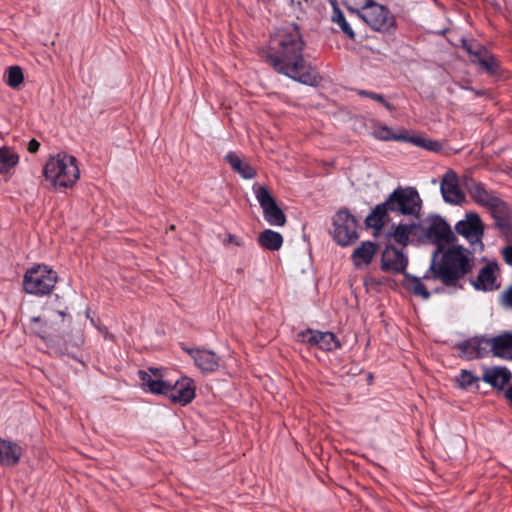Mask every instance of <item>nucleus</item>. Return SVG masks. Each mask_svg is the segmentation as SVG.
I'll list each match as a JSON object with an SVG mask.
<instances>
[{
  "label": "nucleus",
  "mask_w": 512,
  "mask_h": 512,
  "mask_svg": "<svg viewBox=\"0 0 512 512\" xmlns=\"http://www.w3.org/2000/svg\"><path fill=\"white\" fill-rule=\"evenodd\" d=\"M305 41L297 24L277 28L263 49L265 62L277 73L305 85H317L321 77L304 58Z\"/></svg>",
  "instance_id": "nucleus-1"
},
{
  "label": "nucleus",
  "mask_w": 512,
  "mask_h": 512,
  "mask_svg": "<svg viewBox=\"0 0 512 512\" xmlns=\"http://www.w3.org/2000/svg\"><path fill=\"white\" fill-rule=\"evenodd\" d=\"M475 266L473 253L460 246L434 250L429 268L423 278L426 281H440L445 287L462 289L463 282Z\"/></svg>",
  "instance_id": "nucleus-2"
},
{
  "label": "nucleus",
  "mask_w": 512,
  "mask_h": 512,
  "mask_svg": "<svg viewBox=\"0 0 512 512\" xmlns=\"http://www.w3.org/2000/svg\"><path fill=\"white\" fill-rule=\"evenodd\" d=\"M43 174L56 190L67 189L79 180L80 169L76 157L63 152L48 159Z\"/></svg>",
  "instance_id": "nucleus-3"
},
{
  "label": "nucleus",
  "mask_w": 512,
  "mask_h": 512,
  "mask_svg": "<svg viewBox=\"0 0 512 512\" xmlns=\"http://www.w3.org/2000/svg\"><path fill=\"white\" fill-rule=\"evenodd\" d=\"M390 212L418 218L422 209V199L415 187L398 186L386 198Z\"/></svg>",
  "instance_id": "nucleus-4"
},
{
  "label": "nucleus",
  "mask_w": 512,
  "mask_h": 512,
  "mask_svg": "<svg viewBox=\"0 0 512 512\" xmlns=\"http://www.w3.org/2000/svg\"><path fill=\"white\" fill-rule=\"evenodd\" d=\"M58 280L57 273L46 265L28 269L23 277V289L27 294L45 296L52 292Z\"/></svg>",
  "instance_id": "nucleus-5"
},
{
  "label": "nucleus",
  "mask_w": 512,
  "mask_h": 512,
  "mask_svg": "<svg viewBox=\"0 0 512 512\" xmlns=\"http://www.w3.org/2000/svg\"><path fill=\"white\" fill-rule=\"evenodd\" d=\"M420 225V232L430 243L436 245L435 250L445 248L456 239L450 225L439 215H429Z\"/></svg>",
  "instance_id": "nucleus-6"
},
{
  "label": "nucleus",
  "mask_w": 512,
  "mask_h": 512,
  "mask_svg": "<svg viewBox=\"0 0 512 512\" xmlns=\"http://www.w3.org/2000/svg\"><path fill=\"white\" fill-rule=\"evenodd\" d=\"M357 228L356 218L347 209H341L333 217L331 235L339 245L349 246L359 238Z\"/></svg>",
  "instance_id": "nucleus-7"
},
{
  "label": "nucleus",
  "mask_w": 512,
  "mask_h": 512,
  "mask_svg": "<svg viewBox=\"0 0 512 512\" xmlns=\"http://www.w3.org/2000/svg\"><path fill=\"white\" fill-rule=\"evenodd\" d=\"M376 32H388L395 26V17L385 5L373 0L358 16Z\"/></svg>",
  "instance_id": "nucleus-8"
},
{
  "label": "nucleus",
  "mask_w": 512,
  "mask_h": 512,
  "mask_svg": "<svg viewBox=\"0 0 512 512\" xmlns=\"http://www.w3.org/2000/svg\"><path fill=\"white\" fill-rule=\"evenodd\" d=\"M255 197L263 210L264 219L272 226H283L286 217L265 186L254 185Z\"/></svg>",
  "instance_id": "nucleus-9"
},
{
  "label": "nucleus",
  "mask_w": 512,
  "mask_h": 512,
  "mask_svg": "<svg viewBox=\"0 0 512 512\" xmlns=\"http://www.w3.org/2000/svg\"><path fill=\"white\" fill-rule=\"evenodd\" d=\"M297 341L310 347H317L323 351H334L341 347V343L332 332L306 329L297 334Z\"/></svg>",
  "instance_id": "nucleus-10"
},
{
  "label": "nucleus",
  "mask_w": 512,
  "mask_h": 512,
  "mask_svg": "<svg viewBox=\"0 0 512 512\" xmlns=\"http://www.w3.org/2000/svg\"><path fill=\"white\" fill-rule=\"evenodd\" d=\"M456 232L463 236L471 245L482 244L484 226L477 213H467L465 219L455 225Z\"/></svg>",
  "instance_id": "nucleus-11"
},
{
  "label": "nucleus",
  "mask_w": 512,
  "mask_h": 512,
  "mask_svg": "<svg viewBox=\"0 0 512 512\" xmlns=\"http://www.w3.org/2000/svg\"><path fill=\"white\" fill-rule=\"evenodd\" d=\"M138 376L146 392L168 395L171 390V382L162 379L161 369L150 367L147 371L139 370Z\"/></svg>",
  "instance_id": "nucleus-12"
},
{
  "label": "nucleus",
  "mask_w": 512,
  "mask_h": 512,
  "mask_svg": "<svg viewBox=\"0 0 512 512\" xmlns=\"http://www.w3.org/2000/svg\"><path fill=\"white\" fill-rule=\"evenodd\" d=\"M457 348L460 355L467 360L483 358L492 353L491 338L475 336L459 343Z\"/></svg>",
  "instance_id": "nucleus-13"
},
{
  "label": "nucleus",
  "mask_w": 512,
  "mask_h": 512,
  "mask_svg": "<svg viewBox=\"0 0 512 512\" xmlns=\"http://www.w3.org/2000/svg\"><path fill=\"white\" fill-rule=\"evenodd\" d=\"M440 191L445 202L460 205L465 201V194L459 187V179L455 171L448 170L442 177Z\"/></svg>",
  "instance_id": "nucleus-14"
},
{
  "label": "nucleus",
  "mask_w": 512,
  "mask_h": 512,
  "mask_svg": "<svg viewBox=\"0 0 512 512\" xmlns=\"http://www.w3.org/2000/svg\"><path fill=\"white\" fill-rule=\"evenodd\" d=\"M408 266V258L402 249L392 244L386 245L381 257V269L394 273H404Z\"/></svg>",
  "instance_id": "nucleus-15"
},
{
  "label": "nucleus",
  "mask_w": 512,
  "mask_h": 512,
  "mask_svg": "<svg viewBox=\"0 0 512 512\" xmlns=\"http://www.w3.org/2000/svg\"><path fill=\"white\" fill-rule=\"evenodd\" d=\"M498 264L494 261L488 262L483 266L475 279H470V283L476 290L489 292L498 289L500 284L497 282Z\"/></svg>",
  "instance_id": "nucleus-16"
},
{
  "label": "nucleus",
  "mask_w": 512,
  "mask_h": 512,
  "mask_svg": "<svg viewBox=\"0 0 512 512\" xmlns=\"http://www.w3.org/2000/svg\"><path fill=\"white\" fill-rule=\"evenodd\" d=\"M167 396L173 403L186 406L195 398L194 381L189 377L180 378L174 384L171 383V390Z\"/></svg>",
  "instance_id": "nucleus-17"
},
{
  "label": "nucleus",
  "mask_w": 512,
  "mask_h": 512,
  "mask_svg": "<svg viewBox=\"0 0 512 512\" xmlns=\"http://www.w3.org/2000/svg\"><path fill=\"white\" fill-rule=\"evenodd\" d=\"M184 350L203 373H212L219 368V357L212 350L199 348H184Z\"/></svg>",
  "instance_id": "nucleus-18"
},
{
  "label": "nucleus",
  "mask_w": 512,
  "mask_h": 512,
  "mask_svg": "<svg viewBox=\"0 0 512 512\" xmlns=\"http://www.w3.org/2000/svg\"><path fill=\"white\" fill-rule=\"evenodd\" d=\"M463 185L473 201L483 207H486L497 196L494 192L488 190L484 183L473 178H465Z\"/></svg>",
  "instance_id": "nucleus-19"
},
{
  "label": "nucleus",
  "mask_w": 512,
  "mask_h": 512,
  "mask_svg": "<svg viewBox=\"0 0 512 512\" xmlns=\"http://www.w3.org/2000/svg\"><path fill=\"white\" fill-rule=\"evenodd\" d=\"M420 223H399L392 225L387 233V237L392 239L395 243L405 247L408 245L411 235H418L420 232Z\"/></svg>",
  "instance_id": "nucleus-20"
},
{
  "label": "nucleus",
  "mask_w": 512,
  "mask_h": 512,
  "mask_svg": "<svg viewBox=\"0 0 512 512\" xmlns=\"http://www.w3.org/2000/svg\"><path fill=\"white\" fill-rule=\"evenodd\" d=\"M491 349L494 356L512 360V332H505L492 337Z\"/></svg>",
  "instance_id": "nucleus-21"
},
{
  "label": "nucleus",
  "mask_w": 512,
  "mask_h": 512,
  "mask_svg": "<svg viewBox=\"0 0 512 512\" xmlns=\"http://www.w3.org/2000/svg\"><path fill=\"white\" fill-rule=\"evenodd\" d=\"M511 378L510 371L505 367H493L485 369L482 380L493 388L502 390Z\"/></svg>",
  "instance_id": "nucleus-22"
},
{
  "label": "nucleus",
  "mask_w": 512,
  "mask_h": 512,
  "mask_svg": "<svg viewBox=\"0 0 512 512\" xmlns=\"http://www.w3.org/2000/svg\"><path fill=\"white\" fill-rule=\"evenodd\" d=\"M22 455L21 447L11 441L0 438V464L5 466L16 465Z\"/></svg>",
  "instance_id": "nucleus-23"
},
{
  "label": "nucleus",
  "mask_w": 512,
  "mask_h": 512,
  "mask_svg": "<svg viewBox=\"0 0 512 512\" xmlns=\"http://www.w3.org/2000/svg\"><path fill=\"white\" fill-rule=\"evenodd\" d=\"M376 253V246L371 241L362 242L352 253V260L355 267L360 268L363 265H369Z\"/></svg>",
  "instance_id": "nucleus-24"
},
{
  "label": "nucleus",
  "mask_w": 512,
  "mask_h": 512,
  "mask_svg": "<svg viewBox=\"0 0 512 512\" xmlns=\"http://www.w3.org/2000/svg\"><path fill=\"white\" fill-rule=\"evenodd\" d=\"M225 160L233 171L237 172L243 179H252L256 176V170L248 162L243 161L235 152H228Z\"/></svg>",
  "instance_id": "nucleus-25"
},
{
  "label": "nucleus",
  "mask_w": 512,
  "mask_h": 512,
  "mask_svg": "<svg viewBox=\"0 0 512 512\" xmlns=\"http://www.w3.org/2000/svg\"><path fill=\"white\" fill-rule=\"evenodd\" d=\"M423 280H425L423 277L420 278L415 275L405 273L402 285L407 291L412 293L414 296L421 297L422 299L427 300L430 298L431 294L424 285Z\"/></svg>",
  "instance_id": "nucleus-26"
},
{
  "label": "nucleus",
  "mask_w": 512,
  "mask_h": 512,
  "mask_svg": "<svg viewBox=\"0 0 512 512\" xmlns=\"http://www.w3.org/2000/svg\"><path fill=\"white\" fill-rule=\"evenodd\" d=\"M371 135L379 141H403L406 142L408 136L404 133H394L393 130L387 125H383L378 121H372Z\"/></svg>",
  "instance_id": "nucleus-27"
},
{
  "label": "nucleus",
  "mask_w": 512,
  "mask_h": 512,
  "mask_svg": "<svg viewBox=\"0 0 512 512\" xmlns=\"http://www.w3.org/2000/svg\"><path fill=\"white\" fill-rule=\"evenodd\" d=\"M20 157L8 146L0 147V176H8L18 165Z\"/></svg>",
  "instance_id": "nucleus-28"
},
{
  "label": "nucleus",
  "mask_w": 512,
  "mask_h": 512,
  "mask_svg": "<svg viewBox=\"0 0 512 512\" xmlns=\"http://www.w3.org/2000/svg\"><path fill=\"white\" fill-rule=\"evenodd\" d=\"M388 212H390V209L388 208V204H386V200L377 204L366 216V225L370 228L380 230L385 223Z\"/></svg>",
  "instance_id": "nucleus-29"
},
{
  "label": "nucleus",
  "mask_w": 512,
  "mask_h": 512,
  "mask_svg": "<svg viewBox=\"0 0 512 512\" xmlns=\"http://www.w3.org/2000/svg\"><path fill=\"white\" fill-rule=\"evenodd\" d=\"M258 244L264 249L277 251L283 245V237L279 232L265 229L258 236Z\"/></svg>",
  "instance_id": "nucleus-30"
},
{
  "label": "nucleus",
  "mask_w": 512,
  "mask_h": 512,
  "mask_svg": "<svg viewBox=\"0 0 512 512\" xmlns=\"http://www.w3.org/2000/svg\"><path fill=\"white\" fill-rule=\"evenodd\" d=\"M331 4L333 6L332 16L331 20L333 23L337 24L343 34L349 38L350 40H355L356 34L354 30L352 29L351 25L346 20L345 15L341 11V9L338 6V3L336 0L331 1Z\"/></svg>",
  "instance_id": "nucleus-31"
},
{
  "label": "nucleus",
  "mask_w": 512,
  "mask_h": 512,
  "mask_svg": "<svg viewBox=\"0 0 512 512\" xmlns=\"http://www.w3.org/2000/svg\"><path fill=\"white\" fill-rule=\"evenodd\" d=\"M482 380V377H478L472 371L462 369L460 374L456 377L455 381L457 387L461 390H469L473 387L478 389V383Z\"/></svg>",
  "instance_id": "nucleus-32"
},
{
  "label": "nucleus",
  "mask_w": 512,
  "mask_h": 512,
  "mask_svg": "<svg viewBox=\"0 0 512 512\" xmlns=\"http://www.w3.org/2000/svg\"><path fill=\"white\" fill-rule=\"evenodd\" d=\"M485 208L489 210L494 219L509 214V207L506 202L496 196Z\"/></svg>",
  "instance_id": "nucleus-33"
},
{
  "label": "nucleus",
  "mask_w": 512,
  "mask_h": 512,
  "mask_svg": "<svg viewBox=\"0 0 512 512\" xmlns=\"http://www.w3.org/2000/svg\"><path fill=\"white\" fill-rule=\"evenodd\" d=\"M406 142L412 143L413 145L421 148H425L429 151H440L442 148V145L438 141H434L431 139L423 138L420 136H408V139Z\"/></svg>",
  "instance_id": "nucleus-34"
},
{
  "label": "nucleus",
  "mask_w": 512,
  "mask_h": 512,
  "mask_svg": "<svg viewBox=\"0 0 512 512\" xmlns=\"http://www.w3.org/2000/svg\"><path fill=\"white\" fill-rule=\"evenodd\" d=\"M24 80L23 71L19 66H10L6 71V84L11 88L19 87Z\"/></svg>",
  "instance_id": "nucleus-35"
},
{
  "label": "nucleus",
  "mask_w": 512,
  "mask_h": 512,
  "mask_svg": "<svg viewBox=\"0 0 512 512\" xmlns=\"http://www.w3.org/2000/svg\"><path fill=\"white\" fill-rule=\"evenodd\" d=\"M478 67L490 75H495L499 71V62L493 54L489 53L485 58L480 59Z\"/></svg>",
  "instance_id": "nucleus-36"
},
{
  "label": "nucleus",
  "mask_w": 512,
  "mask_h": 512,
  "mask_svg": "<svg viewBox=\"0 0 512 512\" xmlns=\"http://www.w3.org/2000/svg\"><path fill=\"white\" fill-rule=\"evenodd\" d=\"M372 1L373 0H342L346 9L357 17Z\"/></svg>",
  "instance_id": "nucleus-37"
},
{
  "label": "nucleus",
  "mask_w": 512,
  "mask_h": 512,
  "mask_svg": "<svg viewBox=\"0 0 512 512\" xmlns=\"http://www.w3.org/2000/svg\"><path fill=\"white\" fill-rule=\"evenodd\" d=\"M357 94L361 97H367L374 101H377L378 103L382 104L387 110L392 112L394 110V106L386 101L385 97L382 94L375 93L368 90H358Z\"/></svg>",
  "instance_id": "nucleus-38"
},
{
  "label": "nucleus",
  "mask_w": 512,
  "mask_h": 512,
  "mask_svg": "<svg viewBox=\"0 0 512 512\" xmlns=\"http://www.w3.org/2000/svg\"><path fill=\"white\" fill-rule=\"evenodd\" d=\"M496 227L505 235H508L512 231V223L509 214L501 216L500 218L494 219Z\"/></svg>",
  "instance_id": "nucleus-39"
},
{
  "label": "nucleus",
  "mask_w": 512,
  "mask_h": 512,
  "mask_svg": "<svg viewBox=\"0 0 512 512\" xmlns=\"http://www.w3.org/2000/svg\"><path fill=\"white\" fill-rule=\"evenodd\" d=\"M490 52L482 45H476L475 52L472 54L471 62L479 65L480 59L485 58Z\"/></svg>",
  "instance_id": "nucleus-40"
},
{
  "label": "nucleus",
  "mask_w": 512,
  "mask_h": 512,
  "mask_svg": "<svg viewBox=\"0 0 512 512\" xmlns=\"http://www.w3.org/2000/svg\"><path fill=\"white\" fill-rule=\"evenodd\" d=\"M502 305L512 309V285L502 293Z\"/></svg>",
  "instance_id": "nucleus-41"
},
{
  "label": "nucleus",
  "mask_w": 512,
  "mask_h": 512,
  "mask_svg": "<svg viewBox=\"0 0 512 512\" xmlns=\"http://www.w3.org/2000/svg\"><path fill=\"white\" fill-rule=\"evenodd\" d=\"M502 255H503L505 262L508 265L512 266V246H507V247L503 248Z\"/></svg>",
  "instance_id": "nucleus-42"
},
{
  "label": "nucleus",
  "mask_w": 512,
  "mask_h": 512,
  "mask_svg": "<svg viewBox=\"0 0 512 512\" xmlns=\"http://www.w3.org/2000/svg\"><path fill=\"white\" fill-rule=\"evenodd\" d=\"M224 244H234L236 246H241L242 241L232 234H227L226 239L223 241Z\"/></svg>",
  "instance_id": "nucleus-43"
},
{
  "label": "nucleus",
  "mask_w": 512,
  "mask_h": 512,
  "mask_svg": "<svg viewBox=\"0 0 512 512\" xmlns=\"http://www.w3.org/2000/svg\"><path fill=\"white\" fill-rule=\"evenodd\" d=\"M476 45H479L478 43L474 42V41H464L463 42V48L466 50V52L472 56V54L475 52V49H476Z\"/></svg>",
  "instance_id": "nucleus-44"
},
{
  "label": "nucleus",
  "mask_w": 512,
  "mask_h": 512,
  "mask_svg": "<svg viewBox=\"0 0 512 512\" xmlns=\"http://www.w3.org/2000/svg\"><path fill=\"white\" fill-rule=\"evenodd\" d=\"M40 143L36 139H31L28 143L27 149L30 153H36L39 150Z\"/></svg>",
  "instance_id": "nucleus-45"
},
{
  "label": "nucleus",
  "mask_w": 512,
  "mask_h": 512,
  "mask_svg": "<svg viewBox=\"0 0 512 512\" xmlns=\"http://www.w3.org/2000/svg\"><path fill=\"white\" fill-rule=\"evenodd\" d=\"M99 330H100V332L105 336V338H107V337H108V332H107V329H106V328H103V329L101 328V329H99Z\"/></svg>",
  "instance_id": "nucleus-46"
},
{
  "label": "nucleus",
  "mask_w": 512,
  "mask_h": 512,
  "mask_svg": "<svg viewBox=\"0 0 512 512\" xmlns=\"http://www.w3.org/2000/svg\"><path fill=\"white\" fill-rule=\"evenodd\" d=\"M367 283H368V278H365L364 284L367 285Z\"/></svg>",
  "instance_id": "nucleus-47"
}]
</instances>
